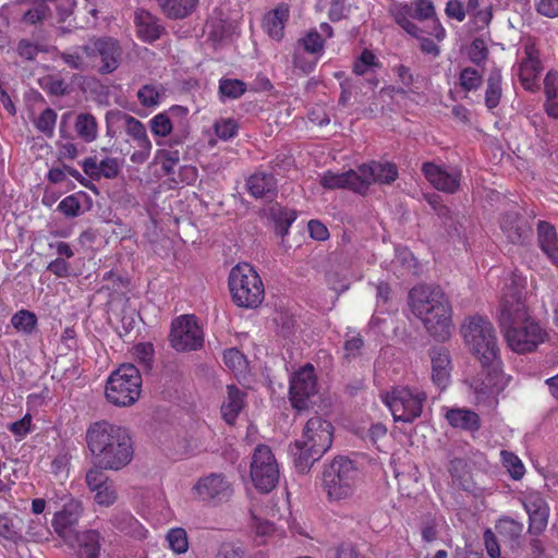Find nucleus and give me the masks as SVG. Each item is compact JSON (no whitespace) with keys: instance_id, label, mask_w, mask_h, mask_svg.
<instances>
[{"instance_id":"nucleus-60","label":"nucleus","mask_w":558,"mask_h":558,"mask_svg":"<svg viewBox=\"0 0 558 558\" xmlns=\"http://www.w3.org/2000/svg\"><path fill=\"white\" fill-rule=\"evenodd\" d=\"M307 229L310 232V236L314 241L323 242L329 238V231H328L327 227L319 220L313 219V220L308 221Z\"/></svg>"},{"instance_id":"nucleus-22","label":"nucleus","mask_w":558,"mask_h":558,"mask_svg":"<svg viewBox=\"0 0 558 558\" xmlns=\"http://www.w3.org/2000/svg\"><path fill=\"white\" fill-rule=\"evenodd\" d=\"M134 25L137 37L144 43H154L165 33L159 19L142 8L134 12Z\"/></svg>"},{"instance_id":"nucleus-42","label":"nucleus","mask_w":558,"mask_h":558,"mask_svg":"<svg viewBox=\"0 0 558 558\" xmlns=\"http://www.w3.org/2000/svg\"><path fill=\"white\" fill-rule=\"evenodd\" d=\"M156 161L161 166L166 174H173L174 168L180 161V153L171 148L158 149L156 151Z\"/></svg>"},{"instance_id":"nucleus-48","label":"nucleus","mask_w":558,"mask_h":558,"mask_svg":"<svg viewBox=\"0 0 558 558\" xmlns=\"http://www.w3.org/2000/svg\"><path fill=\"white\" fill-rule=\"evenodd\" d=\"M160 89L151 84H146L137 92V99L144 107H155L160 100Z\"/></svg>"},{"instance_id":"nucleus-34","label":"nucleus","mask_w":558,"mask_h":558,"mask_svg":"<svg viewBox=\"0 0 558 558\" xmlns=\"http://www.w3.org/2000/svg\"><path fill=\"white\" fill-rule=\"evenodd\" d=\"M390 13L393 16L395 22L402 27L409 35L418 37L421 29L411 21L412 9L405 3H395L390 8Z\"/></svg>"},{"instance_id":"nucleus-8","label":"nucleus","mask_w":558,"mask_h":558,"mask_svg":"<svg viewBox=\"0 0 558 558\" xmlns=\"http://www.w3.org/2000/svg\"><path fill=\"white\" fill-rule=\"evenodd\" d=\"M142 392V375L133 364H122L107 379L105 395L117 407L134 404Z\"/></svg>"},{"instance_id":"nucleus-46","label":"nucleus","mask_w":558,"mask_h":558,"mask_svg":"<svg viewBox=\"0 0 558 558\" xmlns=\"http://www.w3.org/2000/svg\"><path fill=\"white\" fill-rule=\"evenodd\" d=\"M225 365L234 373L243 372L247 366L245 355L238 349L231 348L223 352Z\"/></svg>"},{"instance_id":"nucleus-1","label":"nucleus","mask_w":558,"mask_h":558,"mask_svg":"<svg viewBox=\"0 0 558 558\" xmlns=\"http://www.w3.org/2000/svg\"><path fill=\"white\" fill-rule=\"evenodd\" d=\"M523 290L520 277L514 274L507 277L498 311V324L507 344L519 354L535 351L548 338L547 330L530 314Z\"/></svg>"},{"instance_id":"nucleus-15","label":"nucleus","mask_w":558,"mask_h":558,"mask_svg":"<svg viewBox=\"0 0 558 558\" xmlns=\"http://www.w3.org/2000/svg\"><path fill=\"white\" fill-rule=\"evenodd\" d=\"M122 120L126 135L137 147V150L131 155L130 160L134 163H144L148 160L153 148L146 128L138 119L128 113H123Z\"/></svg>"},{"instance_id":"nucleus-64","label":"nucleus","mask_w":558,"mask_h":558,"mask_svg":"<svg viewBox=\"0 0 558 558\" xmlns=\"http://www.w3.org/2000/svg\"><path fill=\"white\" fill-rule=\"evenodd\" d=\"M216 558H244V551L231 543H223L219 547Z\"/></svg>"},{"instance_id":"nucleus-38","label":"nucleus","mask_w":558,"mask_h":558,"mask_svg":"<svg viewBox=\"0 0 558 558\" xmlns=\"http://www.w3.org/2000/svg\"><path fill=\"white\" fill-rule=\"evenodd\" d=\"M0 536L10 543L17 544L23 539L21 520L0 515Z\"/></svg>"},{"instance_id":"nucleus-13","label":"nucleus","mask_w":558,"mask_h":558,"mask_svg":"<svg viewBox=\"0 0 558 558\" xmlns=\"http://www.w3.org/2000/svg\"><path fill=\"white\" fill-rule=\"evenodd\" d=\"M169 341L171 347L180 352L195 351L202 348L204 342L203 332L195 316L182 315L177 317L171 324Z\"/></svg>"},{"instance_id":"nucleus-17","label":"nucleus","mask_w":558,"mask_h":558,"mask_svg":"<svg viewBox=\"0 0 558 558\" xmlns=\"http://www.w3.org/2000/svg\"><path fill=\"white\" fill-rule=\"evenodd\" d=\"M523 58L518 65V75L522 86L530 92L538 88L537 77L542 71L538 50L534 44H525Z\"/></svg>"},{"instance_id":"nucleus-11","label":"nucleus","mask_w":558,"mask_h":558,"mask_svg":"<svg viewBox=\"0 0 558 558\" xmlns=\"http://www.w3.org/2000/svg\"><path fill=\"white\" fill-rule=\"evenodd\" d=\"M251 478L262 493L271 492L278 484L279 466L271 449L266 445H258L254 450Z\"/></svg>"},{"instance_id":"nucleus-51","label":"nucleus","mask_w":558,"mask_h":558,"mask_svg":"<svg viewBox=\"0 0 558 558\" xmlns=\"http://www.w3.org/2000/svg\"><path fill=\"white\" fill-rule=\"evenodd\" d=\"M538 244H557L558 236L556 228L547 221L537 222Z\"/></svg>"},{"instance_id":"nucleus-10","label":"nucleus","mask_w":558,"mask_h":558,"mask_svg":"<svg viewBox=\"0 0 558 558\" xmlns=\"http://www.w3.org/2000/svg\"><path fill=\"white\" fill-rule=\"evenodd\" d=\"M80 50L88 60L94 63L96 58L100 59L97 71L100 74H110L114 72L122 60L123 49L120 41L110 36H102L90 39L88 44L80 47Z\"/></svg>"},{"instance_id":"nucleus-28","label":"nucleus","mask_w":558,"mask_h":558,"mask_svg":"<svg viewBox=\"0 0 558 558\" xmlns=\"http://www.w3.org/2000/svg\"><path fill=\"white\" fill-rule=\"evenodd\" d=\"M246 186L251 195L256 198L275 196L277 181L271 173L256 172L247 179Z\"/></svg>"},{"instance_id":"nucleus-43","label":"nucleus","mask_w":558,"mask_h":558,"mask_svg":"<svg viewBox=\"0 0 558 558\" xmlns=\"http://www.w3.org/2000/svg\"><path fill=\"white\" fill-rule=\"evenodd\" d=\"M246 92V84L236 78H221L219 81V93L221 96L236 99Z\"/></svg>"},{"instance_id":"nucleus-6","label":"nucleus","mask_w":558,"mask_h":558,"mask_svg":"<svg viewBox=\"0 0 558 558\" xmlns=\"http://www.w3.org/2000/svg\"><path fill=\"white\" fill-rule=\"evenodd\" d=\"M360 480V470L345 457H336L323 471V490L328 500L341 501L353 496Z\"/></svg>"},{"instance_id":"nucleus-63","label":"nucleus","mask_w":558,"mask_h":558,"mask_svg":"<svg viewBox=\"0 0 558 558\" xmlns=\"http://www.w3.org/2000/svg\"><path fill=\"white\" fill-rule=\"evenodd\" d=\"M31 423H32V416L29 414H26L23 418L13 422L9 426V430L20 437H25L29 430H31Z\"/></svg>"},{"instance_id":"nucleus-50","label":"nucleus","mask_w":558,"mask_h":558,"mask_svg":"<svg viewBox=\"0 0 558 558\" xmlns=\"http://www.w3.org/2000/svg\"><path fill=\"white\" fill-rule=\"evenodd\" d=\"M214 130L220 140L228 141L236 135L238 123L233 119H220L215 122Z\"/></svg>"},{"instance_id":"nucleus-54","label":"nucleus","mask_w":558,"mask_h":558,"mask_svg":"<svg viewBox=\"0 0 558 558\" xmlns=\"http://www.w3.org/2000/svg\"><path fill=\"white\" fill-rule=\"evenodd\" d=\"M364 347V340L360 333L345 339L343 344L344 359L348 361L357 357Z\"/></svg>"},{"instance_id":"nucleus-29","label":"nucleus","mask_w":558,"mask_h":558,"mask_svg":"<svg viewBox=\"0 0 558 558\" xmlns=\"http://www.w3.org/2000/svg\"><path fill=\"white\" fill-rule=\"evenodd\" d=\"M227 392V399L221 405V413L228 424H233L239 413L244 408L245 393L234 385H229Z\"/></svg>"},{"instance_id":"nucleus-24","label":"nucleus","mask_w":558,"mask_h":558,"mask_svg":"<svg viewBox=\"0 0 558 558\" xmlns=\"http://www.w3.org/2000/svg\"><path fill=\"white\" fill-rule=\"evenodd\" d=\"M432 362V380L439 389H446L451 381L452 364L445 348H433L429 352Z\"/></svg>"},{"instance_id":"nucleus-57","label":"nucleus","mask_w":558,"mask_h":558,"mask_svg":"<svg viewBox=\"0 0 558 558\" xmlns=\"http://www.w3.org/2000/svg\"><path fill=\"white\" fill-rule=\"evenodd\" d=\"M58 209L66 217H76L81 210V204L76 196L69 195L59 203Z\"/></svg>"},{"instance_id":"nucleus-32","label":"nucleus","mask_w":558,"mask_h":558,"mask_svg":"<svg viewBox=\"0 0 558 558\" xmlns=\"http://www.w3.org/2000/svg\"><path fill=\"white\" fill-rule=\"evenodd\" d=\"M501 82V71L498 68L492 69L486 80V89L484 98L485 106L489 111L498 107L500 102L502 96Z\"/></svg>"},{"instance_id":"nucleus-39","label":"nucleus","mask_w":558,"mask_h":558,"mask_svg":"<svg viewBox=\"0 0 558 558\" xmlns=\"http://www.w3.org/2000/svg\"><path fill=\"white\" fill-rule=\"evenodd\" d=\"M500 461L512 480L520 481L524 476L525 466L522 460L512 451L501 450Z\"/></svg>"},{"instance_id":"nucleus-25","label":"nucleus","mask_w":558,"mask_h":558,"mask_svg":"<svg viewBox=\"0 0 558 558\" xmlns=\"http://www.w3.org/2000/svg\"><path fill=\"white\" fill-rule=\"evenodd\" d=\"M357 173H360L359 168L341 173L326 171L320 177V184L328 190L348 189L362 195L361 189L364 185L361 184Z\"/></svg>"},{"instance_id":"nucleus-20","label":"nucleus","mask_w":558,"mask_h":558,"mask_svg":"<svg viewBox=\"0 0 558 558\" xmlns=\"http://www.w3.org/2000/svg\"><path fill=\"white\" fill-rule=\"evenodd\" d=\"M422 172L426 180L439 191L454 193L459 189L460 174L457 171L448 172L434 162H424Z\"/></svg>"},{"instance_id":"nucleus-33","label":"nucleus","mask_w":558,"mask_h":558,"mask_svg":"<svg viewBox=\"0 0 558 558\" xmlns=\"http://www.w3.org/2000/svg\"><path fill=\"white\" fill-rule=\"evenodd\" d=\"M162 13L173 20L184 19L196 8L197 0H156Z\"/></svg>"},{"instance_id":"nucleus-45","label":"nucleus","mask_w":558,"mask_h":558,"mask_svg":"<svg viewBox=\"0 0 558 558\" xmlns=\"http://www.w3.org/2000/svg\"><path fill=\"white\" fill-rule=\"evenodd\" d=\"M57 122V113L53 109H45L35 121L36 129L51 138L54 134V128Z\"/></svg>"},{"instance_id":"nucleus-27","label":"nucleus","mask_w":558,"mask_h":558,"mask_svg":"<svg viewBox=\"0 0 558 558\" xmlns=\"http://www.w3.org/2000/svg\"><path fill=\"white\" fill-rule=\"evenodd\" d=\"M501 229L511 243L523 241L532 232V229L525 219H521L518 213L510 211L505 214L501 220Z\"/></svg>"},{"instance_id":"nucleus-30","label":"nucleus","mask_w":558,"mask_h":558,"mask_svg":"<svg viewBox=\"0 0 558 558\" xmlns=\"http://www.w3.org/2000/svg\"><path fill=\"white\" fill-rule=\"evenodd\" d=\"M78 558H99L100 533L96 530H87L76 535Z\"/></svg>"},{"instance_id":"nucleus-55","label":"nucleus","mask_w":558,"mask_h":558,"mask_svg":"<svg viewBox=\"0 0 558 558\" xmlns=\"http://www.w3.org/2000/svg\"><path fill=\"white\" fill-rule=\"evenodd\" d=\"M95 492V501L100 506L109 507L117 500V492L111 483H106Z\"/></svg>"},{"instance_id":"nucleus-56","label":"nucleus","mask_w":558,"mask_h":558,"mask_svg":"<svg viewBox=\"0 0 558 558\" xmlns=\"http://www.w3.org/2000/svg\"><path fill=\"white\" fill-rule=\"evenodd\" d=\"M50 15V8L46 5L45 3H41L33 9H29L25 12L23 16V21L35 25L46 19H48Z\"/></svg>"},{"instance_id":"nucleus-9","label":"nucleus","mask_w":558,"mask_h":558,"mask_svg":"<svg viewBox=\"0 0 558 558\" xmlns=\"http://www.w3.org/2000/svg\"><path fill=\"white\" fill-rule=\"evenodd\" d=\"M426 400L422 389L398 386L387 393L385 402L396 422L412 423L421 416Z\"/></svg>"},{"instance_id":"nucleus-62","label":"nucleus","mask_w":558,"mask_h":558,"mask_svg":"<svg viewBox=\"0 0 558 558\" xmlns=\"http://www.w3.org/2000/svg\"><path fill=\"white\" fill-rule=\"evenodd\" d=\"M484 544L486 551L490 558H501L500 547L496 535L492 530L487 529L484 532Z\"/></svg>"},{"instance_id":"nucleus-40","label":"nucleus","mask_w":558,"mask_h":558,"mask_svg":"<svg viewBox=\"0 0 558 558\" xmlns=\"http://www.w3.org/2000/svg\"><path fill=\"white\" fill-rule=\"evenodd\" d=\"M59 58L71 69L77 70L80 72H85L89 68H95L96 65L92 63L90 60L86 58V56L78 51V49L73 51H63L59 53Z\"/></svg>"},{"instance_id":"nucleus-16","label":"nucleus","mask_w":558,"mask_h":558,"mask_svg":"<svg viewBox=\"0 0 558 558\" xmlns=\"http://www.w3.org/2000/svg\"><path fill=\"white\" fill-rule=\"evenodd\" d=\"M360 182L364 185L362 195L366 194L368 187L373 183L390 184L398 178V170L393 163H381L373 161L368 165L364 163L359 167Z\"/></svg>"},{"instance_id":"nucleus-41","label":"nucleus","mask_w":558,"mask_h":558,"mask_svg":"<svg viewBox=\"0 0 558 558\" xmlns=\"http://www.w3.org/2000/svg\"><path fill=\"white\" fill-rule=\"evenodd\" d=\"M459 84L464 92H475L482 86L483 76L476 69L468 66L461 70Z\"/></svg>"},{"instance_id":"nucleus-4","label":"nucleus","mask_w":558,"mask_h":558,"mask_svg":"<svg viewBox=\"0 0 558 558\" xmlns=\"http://www.w3.org/2000/svg\"><path fill=\"white\" fill-rule=\"evenodd\" d=\"M332 439V424L320 416L311 417L303 428L301 439L295 440L291 447L296 470L301 473L308 472L331 447Z\"/></svg>"},{"instance_id":"nucleus-7","label":"nucleus","mask_w":558,"mask_h":558,"mask_svg":"<svg viewBox=\"0 0 558 558\" xmlns=\"http://www.w3.org/2000/svg\"><path fill=\"white\" fill-rule=\"evenodd\" d=\"M233 303L239 307L256 308L265 298V288L259 275L247 263L234 266L228 278Z\"/></svg>"},{"instance_id":"nucleus-14","label":"nucleus","mask_w":558,"mask_h":558,"mask_svg":"<svg viewBox=\"0 0 558 558\" xmlns=\"http://www.w3.org/2000/svg\"><path fill=\"white\" fill-rule=\"evenodd\" d=\"M194 496L204 502L220 505L233 496V487L221 473H210L201 477L192 488Z\"/></svg>"},{"instance_id":"nucleus-49","label":"nucleus","mask_w":558,"mask_h":558,"mask_svg":"<svg viewBox=\"0 0 558 558\" xmlns=\"http://www.w3.org/2000/svg\"><path fill=\"white\" fill-rule=\"evenodd\" d=\"M373 66H378L376 56L368 49H364L353 64V72L356 75H364Z\"/></svg>"},{"instance_id":"nucleus-26","label":"nucleus","mask_w":558,"mask_h":558,"mask_svg":"<svg viewBox=\"0 0 558 558\" xmlns=\"http://www.w3.org/2000/svg\"><path fill=\"white\" fill-rule=\"evenodd\" d=\"M187 109L182 106H172L169 110L160 112L149 121L150 131L155 136L167 137L174 129L175 118H185Z\"/></svg>"},{"instance_id":"nucleus-47","label":"nucleus","mask_w":558,"mask_h":558,"mask_svg":"<svg viewBox=\"0 0 558 558\" xmlns=\"http://www.w3.org/2000/svg\"><path fill=\"white\" fill-rule=\"evenodd\" d=\"M396 257L397 260L400 262L405 269L413 274L418 275L421 270L420 262L413 256L408 246H397L396 247Z\"/></svg>"},{"instance_id":"nucleus-18","label":"nucleus","mask_w":558,"mask_h":558,"mask_svg":"<svg viewBox=\"0 0 558 558\" xmlns=\"http://www.w3.org/2000/svg\"><path fill=\"white\" fill-rule=\"evenodd\" d=\"M524 509L529 514V531L534 535L541 534L547 526L549 507L539 493H530L523 500Z\"/></svg>"},{"instance_id":"nucleus-44","label":"nucleus","mask_w":558,"mask_h":558,"mask_svg":"<svg viewBox=\"0 0 558 558\" xmlns=\"http://www.w3.org/2000/svg\"><path fill=\"white\" fill-rule=\"evenodd\" d=\"M167 542L169 544V547L175 553V554H184L189 549V541H187V534L186 531L182 527H173L170 529L167 533Z\"/></svg>"},{"instance_id":"nucleus-21","label":"nucleus","mask_w":558,"mask_h":558,"mask_svg":"<svg viewBox=\"0 0 558 558\" xmlns=\"http://www.w3.org/2000/svg\"><path fill=\"white\" fill-rule=\"evenodd\" d=\"M501 366L483 368V372L470 381L476 403L486 401L498 390L499 378L501 376Z\"/></svg>"},{"instance_id":"nucleus-59","label":"nucleus","mask_w":558,"mask_h":558,"mask_svg":"<svg viewBox=\"0 0 558 558\" xmlns=\"http://www.w3.org/2000/svg\"><path fill=\"white\" fill-rule=\"evenodd\" d=\"M535 9L538 14L545 17H558V0H538Z\"/></svg>"},{"instance_id":"nucleus-61","label":"nucleus","mask_w":558,"mask_h":558,"mask_svg":"<svg viewBox=\"0 0 558 558\" xmlns=\"http://www.w3.org/2000/svg\"><path fill=\"white\" fill-rule=\"evenodd\" d=\"M445 13L448 17L462 22L465 19L466 11L460 0H448Z\"/></svg>"},{"instance_id":"nucleus-12","label":"nucleus","mask_w":558,"mask_h":558,"mask_svg":"<svg viewBox=\"0 0 558 558\" xmlns=\"http://www.w3.org/2000/svg\"><path fill=\"white\" fill-rule=\"evenodd\" d=\"M318 392V381L315 367L306 363L295 371L289 380V399L291 405L299 410H306L313 403Z\"/></svg>"},{"instance_id":"nucleus-23","label":"nucleus","mask_w":558,"mask_h":558,"mask_svg":"<svg viewBox=\"0 0 558 558\" xmlns=\"http://www.w3.org/2000/svg\"><path fill=\"white\" fill-rule=\"evenodd\" d=\"M441 411L446 422L452 428L470 433H475L481 428L480 415L468 408L444 407Z\"/></svg>"},{"instance_id":"nucleus-31","label":"nucleus","mask_w":558,"mask_h":558,"mask_svg":"<svg viewBox=\"0 0 558 558\" xmlns=\"http://www.w3.org/2000/svg\"><path fill=\"white\" fill-rule=\"evenodd\" d=\"M288 8L283 5L278 7L265 15L263 27L271 38L280 40L283 37L284 23L288 20Z\"/></svg>"},{"instance_id":"nucleus-37","label":"nucleus","mask_w":558,"mask_h":558,"mask_svg":"<svg viewBox=\"0 0 558 558\" xmlns=\"http://www.w3.org/2000/svg\"><path fill=\"white\" fill-rule=\"evenodd\" d=\"M296 48L314 56L318 60L325 50V38L316 28H312L298 40Z\"/></svg>"},{"instance_id":"nucleus-2","label":"nucleus","mask_w":558,"mask_h":558,"mask_svg":"<svg viewBox=\"0 0 558 558\" xmlns=\"http://www.w3.org/2000/svg\"><path fill=\"white\" fill-rule=\"evenodd\" d=\"M85 440L100 469L119 471L133 459L132 437L121 425L106 420L94 422L86 429Z\"/></svg>"},{"instance_id":"nucleus-5","label":"nucleus","mask_w":558,"mask_h":558,"mask_svg":"<svg viewBox=\"0 0 558 558\" xmlns=\"http://www.w3.org/2000/svg\"><path fill=\"white\" fill-rule=\"evenodd\" d=\"M464 341L483 368L501 366L495 328L483 316H473L462 326Z\"/></svg>"},{"instance_id":"nucleus-52","label":"nucleus","mask_w":558,"mask_h":558,"mask_svg":"<svg viewBox=\"0 0 558 558\" xmlns=\"http://www.w3.org/2000/svg\"><path fill=\"white\" fill-rule=\"evenodd\" d=\"M105 469H100L95 462V466L92 468L85 476L86 484L92 492H95L106 483H108V477L104 472Z\"/></svg>"},{"instance_id":"nucleus-58","label":"nucleus","mask_w":558,"mask_h":558,"mask_svg":"<svg viewBox=\"0 0 558 558\" xmlns=\"http://www.w3.org/2000/svg\"><path fill=\"white\" fill-rule=\"evenodd\" d=\"M487 53L488 51L484 40L476 38L472 41L470 50V60L473 63L480 65L487 58Z\"/></svg>"},{"instance_id":"nucleus-19","label":"nucleus","mask_w":558,"mask_h":558,"mask_svg":"<svg viewBox=\"0 0 558 558\" xmlns=\"http://www.w3.org/2000/svg\"><path fill=\"white\" fill-rule=\"evenodd\" d=\"M82 514V504L70 498L60 511H57L52 519V526L56 533L62 538H68Z\"/></svg>"},{"instance_id":"nucleus-36","label":"nucleus","mask_w":558,"mask_h":558,"mask_svg":"<svg viewBox=\"0 0 558 558\" xmlns=\"http://www.w3.org/2000/svg\"><path fill=\"white\" fill-rule=\"evenodd\" d=\"M11 325L16 332L23 336H31L37 329L38 318L34 312L22 308L12 315Z\"/></svg>"},{"instance_id":"nucleus-3","label":"nucleus","mask_w":558,"mask_h":558,"mask_svg":"<svg viewBox=\"0 0 558 558\" xmlns=\"http://www.w3.org/2000/svg\"><path fill=\"white\" fill-rule=\"evenodd\" d=\"M409 299L412 312L422 320L430 337L439 342L451 337L452 308L441 288L420 284L411 289Z\"/></svg>"},{"instance_id":"nucleus-35","label":"nucleus","mask_w":558,"mask_h":558,"mask_svg":"<svg viewBox=\"0 0 558 558\" xmlns=\"http://www.w3.org/2000/svg\"><path fill=\"white\" fill-rule=\"evenodd\" d=\"M74 129L80 138L85 143L94 142L98 136V123L96 118L88 112L78 113Z\"/></svg>"},{"instance_id":"nucleus-53","label":"nucleus","mask_w":558,"mask_h":558,"mask_svg":"<svg viewBox=\"0 0 558 558\" xmlns=\"http://www.w3.org/2000/svg\"><path fill=\"white\" fill-rule=\"evenodd\" d=\"M100 163V178L114 179L119 175L122 161L118 158L106 157L99 161Z\"/></svg>"}]
</instances>
